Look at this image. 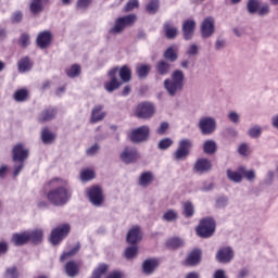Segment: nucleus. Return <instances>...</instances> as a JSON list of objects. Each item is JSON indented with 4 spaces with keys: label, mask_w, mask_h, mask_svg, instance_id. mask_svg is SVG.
<instances>
[{
    "label": "nucleus",
    "mask_w": 278,
    "mask_h": 278,
    "mask_svg": "<svg viewBox=\"0 0 278 278\" xmlns=\"http://www.w3.org/2000/svg\"><path fill=\"white\" fill-rule=\"evenodd\" d=\"M262 2L260 0H249L247 3V9L249 14H257Z\"/></svg>",
    "instance_id": "obj_37"
},
{
    "label": "nucleus",
    "mask_w": 278,
    "mask_h": 278,
    "mask_svg": "<svg viewBox=\"0 0 278 278\" xmlns=\"http://www.w3.org/2000/svg\"><path fill=\"white\" fill-rule=\"evenodd\" d=\"M149 14H156L160 10V0H150L146 8Z\"/></svg>",
    "instance_id": "obj_42"
},
{
    "label": "nucleus",
    "mask_w": 278,
    "mask_h": 278,
    "mask_svg": "<svg viewBox=\"0 0 278 278\" xmlns=\"http://www.w3.org/2000/svg\"><path fill=\"white\" fill-rule=\"evenodd\" d=\"M160 266V261L157 258H148L142 264V271L144 275H153Z\"/></svg>",
    "instance_id": "obj_18"
},
{
    "label": "nucleus",
    "mask_w": 278,
    "mask_h": 278,
    "mask_svg": "<svg viewBox=\"0 0 278 278\" xmlns=\"http://www.w3.org/2000/svg\"><path fill=\"white\" fill-rule=\"evenodd\" d=\"M165 60H169V62H175L177 60V52L173 48H168L164 53Z\"/></svg>",
    "instance_id": "obj_53"
},
{
    "label": "nucleus",
    "mask_w": 278,
    "mask_h": 278,
    "mask_svg": "<svg viewBox=\"0 0 278 278\" xmlns=\"http://www.w3.org/2000/svg\"><path fill=\"white\" fill-rule=\"evenodd\" d=\"M164 31L166 38L173 39L177 37V34H179V29L173 25L170 22H166L164 24Z\"/></svg>",
    "instance_id": "obj_27"
},
{
    "label": "nucleus",
    "mask_w": 278,
    "mask_h": 278,
    "mask_svg": "<svg viewBox=\"0 0 278 278\" xmlns=\"http://www.w3.org/2000/svg\"><path fill=\"white\" fill-rule=\"evenodd\" d=\"M41 140L43 144H53L55 141V134L51 132L49 128H43L41 130Z\"/></svg>",
    "instance_id": "obj_28"
},
{
    "label": "nucleus",
    "mask_w": 278,
    "mask_h": 278,
    "mask_svg": "<svg viewBox=\"0 0 278 278\" xmlns=\"http://www.w3.org/2000/svg\"><path fill=\"white\" fill-rule=\"evenodd\" d=\"M80 179H81V181H90L91 179H94V170L84 169L80 173Z\"/></svg>",
    "instance_id": "obj_48"
},
{
    "label": "nucleus",
    "mask_w": 278,
    "mask_h": 278,
    "mask_svg": "<svg viewBox=\"0 0 278 278\" xmlns=\"http://www.w3.org/2000/svg\"><path fill=\"white\" fill-rule=\"evenodd\" d=\"M138 255V247L132 245L125 250L126 260H134Z\"/></svg>",
    "instance_id": "obj_47"
},
{
    "label": "nucleus",
    "mask_w": 278,
    "mask_h": 278,
    "mask_svg": "<svg viewBox=\"0 0 278 278\" xmlns=\"http://www.w3.org/2000/svg\"><path fill=\"white\" fill-rule=\"evenodd\" d=\"M27 97H29V91H27V89H18L13 96L14 100L17 103H23L24 101H27Z\"/></svg>",
    "instance_id": "obj_38"
},
{
    "label": "nucleus",
    "mask_w": 278,
    "mask_h": 278,
    "mask_svg": "<svg viewBox=\"0 0 278 278\" xmlns=\"http://www.w3.org/2000/svg\"><path fill=\"white\" fill-rule=\"evenodd\" d=\"M193 170L194 173H198V175L208 173V170H212V161L207 159H199L193 166Z\"/></svg>",
    "instance_id": "obj_16"
},
{
    "label": "nucleus",
    "mask_w": 278,
    "mask_h": 278,
    "mask_svg": "<svg viewBox=\"0 0 278 278\" xmlns=\"http://www.w3.org/2000/svg\"><path fill=\"white\" fill-rule=\"evenodd\" d=\"M121 86H123V83L118 80V67L112 68L109 71L104 81V90H106V92H114V90H118Z\"/></svg>",
    "instance_id": "obj_5"
},
{
    "label": "nucleus",
    "mask_w": 278,
    "mask_h": 278,
    "mask_svg": "<svg viewBox=\"0 0 278 278\" xmlns=\"http://www.w3.org/2000/svg\"><path fill=\"white\" fill-rule=\"evenodd\" d=\"M177 218H179V213L173 208L167 210L163 214V220H165V223H175Z\"/></svg>",
    "instance_id": "obj_35"
},
{
    "label": "nucleus",
    "mask_w": 278,
    "mask_h": 278,
    "mask_svg": "<svg viewBox=\"0 0 278 278\" xmlns=\"http://www.w3.org/2000/svg\"><path fill=\"white\" fill-rule=\"evenodd\" d=\"M50 185H52L53 188L47 192V200L49 203L55 207L66 205V203L71 201V197H73V191L71 190V186H68V180L63 178H53L50 180Z\"/></svg>",
    "instance_id": "obj_1"
},
{
    "label": "nucleus",
    "mask_w": 278,
    "mask_h": 278,
    "mask_svg": "<svg viewBox=\"0 0 278 278\" xmlns=\"http://www.w3.org/2000/svg\"><path fill=\"white\" fill-rule=\"evenodd\" d=\"M233 250L229 247H225V248H220L216 255H215V260L219 263V264H229V262H231V260H233Z\"/></svg>",
    "instance_id": "obj_14"
},
{
    "label": "nucleus",
    "mask_w": 278,
    "mask_h": 278,
    "mask_svg": "<svg viewBox=\"0 0 278 278\" xmlns=\"http://www.w3.org/2000/svg\"><path fill=\"white\" fill-rule=\"evenodd\" d=\"M184 72L176 70L172 74V78L164 80V88L170 97H175L177 92H181V90H184Z\"/></svg>",
    "instance_id": "obj_2"
},
{
    "label": "nucleus",
    "mask_w": 278,
    "mask_h": 278,
    "mask_svg": "<svg viewBox=\"0 0 278 278\" xmlns=\"http://www.w3.org/2000/svg\"><path fill=\"white\" fill-rule=\"evenodd\" d=\"M52 38H53V35H51V31H49V30L39 33V35L37 36L38 47L40 49H47V47H49V45H51Z\"/></svg>",
    "instance_id": "obj_19"
},
{
    "label": "nucleus",
    "mask_w": 278,
    "mask_h": 278,
    "mask_svg": "<svg viewBox=\"0 0 278 278\" xmlns=\"http://www.w3.org/2000/svg\"><path fill=\"white\" fill-rule=\"evenodd\" d=\"M240 173L245 177L247 181H255L257 175L254 169L247 170L243 166L239 167Z\"/></svg>",
    "instance_id": "obj_41"
},
{
    "label": "nucleus",
    "mask_w": 278,
    "mask_h": 278,
    "mask_svg": "<svg viewBox=\"0 0 278 278\" xmlns=\"http://www.w3.org/2000/svg\"><path fill=\"white\" fill-rule=\"evenodd\" d=\"M250 138H260L262 136V126L255 125L248 130Z\"/></svg>",
    "instance_id": "obj_45"
},
{
    "label": "nucleus",
    "mask_w": 278,
    "mask_h": 278,
    "mask_svg": "<svg viewBox=\"0 0 278 278\" xmlns=\"http://www.w3.org/2000/svg\"><path fill=\"white\" fill-rule=\"evenodd\" d=\"M28 240L33 242V244H40L45 238V229L36 228L34 230H27Z\"/></svg>",
    "instance_id": "obj_21"
},
{
    "label": "nucleus",
    "mask_w": 278,
    "mask_h": 278,
    "mask_svg": "<svg viewBox=\"0 0 278 278\" xmlns=\"http://www.w3.org/2000/svg\"><path fill=\"white\" fill-rule=\"evenodd\" d=\"M197 27V22L194 20H187L182 24V31L185 40H190L194 36V29Z\"/></svg>",
    "instance_id": "obj_20"
},
{
    "label": "nucleus",
    "mask_w": 278,
    "mask_h": 278,
    "mask_svg": "<svg viewBox=\"0 0 278 278\" xmlns=\"http://www.w3.org/2000/svg\"><path fill=\"white\" fill-rule=\"evenodd\" d=\"M149 71H151L150 65H139V66H137V75L139 77H147L149 75Z\"/></svg>",
    "instance_id": "obj_50"
},
{
    "label": "nucleus",
    "mask_w": 278,
    "mask_h": 278,
    "mask_svg": "<svg viewBox=\"0 0 278 278\" xmlns=\"http://www.w3.org/2000/svg\"><path fill=\"white\" fill-rule=\"evenodd\" d=\"M256 14L260 16H268V14H270V4H261V7H258V11Z\"/></svg>",
    "instance_id": "obj_51"
},
{
    "label": "nucleus",
    "mask_w": 278,
    "mask_h": 278,
    "mask_svg": "<svg viewBox=\"0 0 278 278\" xmlns=\"http://www.w3.org/2000/svg\"><path fill=\"white\" fill-rule=\"evenodd\" d=\"M136 115L138 118H153L155 115V106L150 102H142L137 106Z\"/></svg>",
    "instance_id": "obj_12"
},
{
    "label": "nucleus",
    "mask_w": 278,
    "mask_h": 278,
    "mask_svg": "<svg viewBox=\"0 0 278 278\" xmlns=\"http://www.w3.org/2000/svg\"><path fill=\"white\" fill-rule=\"evenodd\" d=\"M167 130H168V122H162L159 128L156 129V134H159V136H164V134H166Z\"/></svg>",
    "instance_id": "obj_60"
},
{
    "label": "nucleus",
    "mask_w": 278,
    "mask_h": 278,
    "mask_svg": "<svg viewBox=\"0 0 278 278\" xmlns=\"http://www.w3.org/2000/svg\"><path fill=\"white\" fill-rule=\"evenodd\" d=\"M117 75H119L122 81L124 83L131 81V68H129L127 65H124L121 70H117Z\"/></svg>",
    "instance_id": "obj_32"
},
{
    "label": "nucleus",
    "mask_w": 278,
    "mask_h": 278,
    "mask_svg": "<svg viewBox=\"0 0 278 278\" xmlns=\"http://www.w3.org/2000/svg\"><path fill=\"white\" fill-rule=\"evenodd\" d=\"M30 12L33 14H39V12H42V0H31Z\"/></svg>",
    "instance_id": "obj_44"
},
{
    "label": "nucleus",
    "mask_w": 278,
    "mask_h": 278,
    "mask_svg": "<svg viewBox=\"0 0 278 278\" xmlns=\"http://www.w3.org/2000/svg\"><path fill=\"white\" fill-rule=\"evenodd\" d=\"M109 268H110V266H108V264H104V263L98 265V267L92 273V277L93 278H102L103 275H105V273H108Z\"/></svg>",
    "instance_id": "obj_39"
},
{
    "label": "nucleus",
    "mask_w": 278,
    "mask_h": 278,
    "mask_svg": "<svg viewBox=\"0 0 278 278\" xmlns=\"http://www.w3.org/2000/svg\"><path fill=\"white\" fill-rule=\"evenodd\" d=\"M182 214L185 218H192V216H194V204H192L190 201L184 202Z\"/></svg>",
    "instance_id": "obj_33"
},
{
    "label": "nucleus",
    "mask_w": 278,
    "mask_h": 278,
    "mask_svg": "<svg viewBox=\"0 0 278 278\" xmlns=\"http://www.w3.org/2000/svg\"><path fill=\"white\" fill-rule=\"evenodd\" d=\"M218 146L214 140H206L203 143V151L206 155H214V152L217 151Z\"/></svg>",
    "instance_id": "obj_31"
},
{
    "label": "nucleus",
    "mask_w": 278,
    "mask_h": 278,
    "mask_svg": "<svg viewBox=\"0 0 278 278\" xmlns=\"http://www.w3.org/2000/svg\"><path fill=\"white\" fill-rule=\"evenodd\" d=\"M11 242L15 247H23V244H27V242H29V235L27 230L23 232L13 233Z\"/></svg>",
    "instance_id": "obj_22"
},
{
    "label": "nucleus",
    "mask_w": 278,
    "mask_h": 278,
    "mask_svg": "<svg viewBox=\"0 0 278 278\" xmlns=\"http://www.w3.org/2000/svg\"><path fill=\"white\" fill-rule=\"evenodd\" d=\"M79 252V247L76 245L73 249H71L68 252H64L60 260L61 262H64L65 260H68V257H73V255H77V253Z\"/></svg>",
    "instance_id": "obj_49"
},
{
    "label": "nucleus",
    "mask_w": 278,
    "mask_h": 278,
    "mask_svg": "<svg viewBox=\"0 0 278 278\" xmlns=\"http://www.w3.org/2000/svg\"><path fill=\"white\" fill-rule=\"evenodd\" d=\"M227 116L228 121H230V123H233V125L240 124V113L236 111H230Z\"/></svg>",
    "instance_id": "obj_52"
},
{
    "label": "nucleus",
    "mask_w": 278,
    "mask_h": 278,
    "mask_svg": "<svg viewBox=\"0 0 278 278\" xmlns=\"http://www.w3.org/2000/svg\"><path fill=\"white\" fill-rule=\"evenodd\" d=\"M138 150L136 148L127 147L121 153V160L124 164H131L138 160Z\"/></svg>",
    "instance_id": "obj_15"
},
{
    "label": "nucleus",
    "mask_w": 278,
    "mask_h": 278,
    "mask_svg": "<svg viewBox=\"0 0 278 278\" xmlns=\"http://www.w3.org/2000/svg\"><path fill=\"white\" fill-rule=\"evenodd\" d=\"M127 243L128 244H138L142 240V231L140 227L134 226L127 233Z\"/></svg>",
    "instance_id": "obj_17"
},
{
    "label": "nucleus",
    "mask_w": 278,
    "mask_h": 278,
    "mask_svg": "<svg viewBox=\"0 0 278 278\" xmlns=\"http://www.w3.org/2000/svg\"><path fill=\"white\" fill-rule=\"evenodd\" d=\"M17 66L20 73H27L31 71V61H29V58L25 56L17 63Z\"/></svg>",
    "instance_id": "obj_36"
},
{
    "label": "nucleus",
    "mask_w": 278,
    "mask_h": 278,
    "mask_svg": "<svg viewBox=\"0 0 278 278\" xmlns=\"http://www.w3.org/2000/svg\"><path fill=\"white\" fill-rule=\"evenodd\" d=\"M167 247L169 249H179V247H184V239L181 238H172L167 240Z\"/></svg>",
    "instance_id": "obj_43"
},
{
    "label": "nucleus",
    "mask_w": 278,
    "mask_h": 278,
    "mask_svg": "<svg viewBox=\"0 0 278 278\" xmlns=\"http://www.w3.org/2000/svg\"><path fill=\"white\" fill-rule=\"evenodd\" d=\"M216 231V222L212 217L201 219L197 227V233L200 238H212Z\"/></svg>",
    "instance_id": "obj_4"
},
{
    "label": "nucleus",
    "mask_w": 278,
    "mask_h": 278,
    "mask_svg": "<svg viewBox=\"0 0 278 278\" xmlns=\"http://www.w3.org/2000/svg\"><path fill=\"white\" fill-rule=\"evenodd\" d=\"M136 14H129L116 18L113 27L109 29L110 36H118V34H123L125 27H129L130 25L136 23Z\"/></svg>",
    "instance_id": "obj_3"
},
{
    "label": "nucleus",
    "mask_w": 278,
    "mask_h": 278,
    "mask_svg": "<svg viewBox=\"0 0 278 278\" xmlns=\"http://www.w3.org/2000/svg\"><path fill=\"white\" fill-rule=\"evenodd\" d=\"M156 73H159V75H168V73H170L169 63L166 61H159L156 63Z\"/></svg>",
    "instance_id": "obj_34"
},
{
    "label": "nucleus",
    "mask_w": 278,
    "mask_h": 278,
    "mask_svg": "<svg viewBox=\"0 0 278 278\" xmlns=\"http://www.w3.org/2000/svg\"><path fill=\"white\" fill-rule=\"evenodd\" d=\"M99 153V144H93L89 149H87V155H97Z\"/></svg>",
    "instance_id": "obj_63"
},
{
    "label": "nucleus",
    "mask_w": 278,
    "mask_h": 278,
    "mask_svg": "<svg viewBox=\"0 0 278 278\" xmlns=\"http://www.w3.org/2000/svg\"><path fill=\"white\" fill-rule=\"evenodd\" d=\"M274 180H275V172L274 170H268L265 175L264 184L266 186H270V184H273Z\"/></svg>",
    "instance_id": "obj_57"
},
{
    "label": "nucleus",
    "mask_w": 278,
    "mask_h": 278,
    "mask_svg": "<svg viewBox=\"0 0 278 278\" xmlns=\"http://www.w3.org/2000/svg\"><path fill=\"white\" fill-rule=\"evenodd\" d=\"M70 232H71V225L68 224H63L52 229L50 233L51 244H53V247H58V244H60V242H62V240H64Z\"/></svg>",
    "instance_id": "obj_6"
},
{
    "label": "nucleus",
    "mask_w": 278,
    "mask_h": 278,
    "mask_svg": "<svg viewBox=\"0 0 278 278\" xmlns=\"http://www.w3.org/2000/svg\"><path fill=\"white\" fill-rule=\"evenodd\" d=\"M5 277L7 278H18V270L16 269V267L11 266V267L7 268Z\"/></svg>",
    "instance_id": "obj_55"
},
{
    "label": "nucleus",
    "mask_w": 278,
    "mask_h": 278,
    "mask_svg": "<svg viewBox=\"0 0 278 278\" xmlns=\"http://www.w3.org/2000/svg\"><path fill=\"white\" fill-rule=\"evenodd\" d=\"M31 43L30 39H29V35L27 34H22L20 37V45L21 47H29V45Z\"/></svg>",
    "instance_id": "obj_58"
},
{
    "label": "nucleus",
    "mask_w": 278,
    "mask_h": 278,
    "mask_svg": "<svg viewBox=\"0 0 278 278\" xmlns=\"http://www.w3.org/2000/svg\"><path fill=\"white\" fill-rule=\"evenodd\" d=\"M65 273L70 277H77L79 275V265L77 263L71 261L65 265Z\"/></svg>",
    "instance_id": "obj_29"
},
{
    "label": "nucleus",
    "mask_w": 278,
    "mask_h": 278,
    "mask_svg": "<svg viewBox=\"0 0 278 278\" xmlns=\"http://www.w3.org/2000/svg\"><path fill=\"white\" fill-rule=\"evenodd\" d=\"M238 153L241 154L243 157H247L251 155V149L249 148V144L242 143L238 148Z\"/></svg>",
    "instance_id": "obj_54"
},
{
    "label": "nucleus",
    "mask_w": 278,
    "mask_h": 278,
    "mask_svg": "<svg viewBox=\"0 0 278 278\" xmlns=\"http://www.w3.org/2000/svg\"><path fill=\"white\" fill-rule=\"evenodd\" d=\"M66 75L72 79L75 77H79V75H81V66H79L78 64L72 65L66 70Z\"/></svg>",
    "instance_id": "obj_40"
},
{
    "label": "nucleus",
    "mask_w": 278,
    "mask_h": 278,
    "mask_svg": "<svg viewBox=\"0 0 278 278\" xmlns=\"http://www.w3.org/2000/svg\"><path fill=\"white\" fill-rule=\"evenodd\" d=\"M104 118L105 113L103 112V105H96L91 111L90 123H101Z\"/></svg>",
    "instance_id": "obj_24"
},
{
    "label": "nucleus",
    "mask_w": 278,
    "mask_h": 278,
    "mask_svg": "<svg viewBox=\"0 0 278 278\" xmlns=\"http://www.w3.org/2000/svg\"><path fill=\"white\" fill-rule=\"evenodd\" d=\"M140 2L138 0H129L125 7L126 12H131V10H136V8H139Z\"/></svg>",
    "instance_id": "obj_56"
},
{
    "label": "nucleus",
    "mask_w": 278,
    "mask_h": 278,
    "mask_svg": "<svg viewBox=\"0 0 278 278\" xmlns=\"http://www.w3.org/2000/svg\"><path fill=\"white\" fill-rule=\"evenodd\" d=\"M56 111L53 108L45 109L38 117L39 123H45L47 121H53L55 118Z\"/></svg>",
    "instance_id": "obj_26"
},
{
    "label": "nucleus",
    "mask_w": 278,
    "mask_h": 278,
    "mask_svg": "<svg viewBox=\"0 0 278 278\" xmlns=\"http://www.w3.org/2000/svg\"><path fill=\"white\" fill-rule=\"evenodd\" d=\"M87 197L89 202L94 205V207H101L103 202L105 201V197L103 195V189L99 186L90 187L87 190Z\"/></svg>",
    "instance_id": "obj_8"
},
{
    "label": "nucleus",
    "mask_w": 278,
    "mask_h": 278,
    "mask_svg": "<svg viewBox=\"0 0 278 278\" xmlns=\"http://www.w3.org/2000/svg\"><path fill=\"white\" fill-rule=\"evenodd\" d=\"M215 31H216V25L214 22V17L212 16L205 17L200 25V34L202 38H212Z\"/></svg>",
    "instance_id": "obj_11"
},
{
    "label": "nucleus",
    "mask_w": 278,
    "mask_h": 278,
    "mask_svg": "<svg viewBox=\"0 0 278 278\" xmlns=\"http://www.w3.org/2000/svg\"><path fill=\"white\" fill-rule=\"evenodd\" d=\"M18 163L14 165L13 175L14 177H18L21 175V170L25 167V162L17 161Z\"/></svg>",
    "instance_id": "obj_59"
},
{
    "label": "nucleus",
    "mask_w": 278,
    "mask_h": 278,
    "mask_svg": "<svg viewBox=\"0 0 278 278\" xmlns=\"http://www.w3.org/2000/svg\"><path fill=\"white\" fill-rule=\"evenodd\" d=\"M199 129L203 136H210L216 131V118L205 116L199 121Z\"/></svg>",
    "instance_id": "obj_10"
},
{
    "label": "nucleus",
    "mask_w": 278,
    "mask_h": 278,
    "mask_svg": "<svg viewBox=\"0 0 278 278\" xmlns=\"http://www.w3.org/2000/svg\"><path fill=\"white\" fill-rule=\"evenodd\" d=\"M105 278H125V274L121 270H114L109 273Z\"/></svg>",
    "instance_id": "obj_62"
},
{
    "label": "nucleus",
    "mask_w": 278,
    "mask_h": 278,
    "mask_svg": "<svg viewBox=\"0 0 278 278\" xmlns=\"http://www.w3.org/2000/svg\"><path fill=\"white\" fill-rule=\"evenodd\" d=\"M226 177L229 179V181H232V184H242V172H240V167L238 170L228 168L226 170Z\"/></svg>",
    "instance_id": "obj_25"
},
{
    "label": "nucleus",
    "mask_w": 278,
    "mask_h": 278,
    "mask_svg": "<svg viewBox=\"0 0 278 278\" xmlns=\"http://www.w3.org/2000/svg\"><path fill=\"white\" fill-rule=\"evenodd\" d=\"M173 139L170 138H164L159 141V149L161 151H166V149H170L173 147Z\"/></svg>",
    "instance_id": "obj_46"
},
{
    "label": "nucleus",
    "mask_w": 278,
    "mask_h": 278,
    "mask_svg": "<svg viewBox=\"0 0 278 278\" xmlns=\"http://www.w3.org/2000/svg\"><path fill=\"white\" fill-rule=\"evenodd\" d=\"M13 162H25L29 157V149L25 144L17 143L12 149Z\"/></svg>",
    "instance_id": "obj_13"
},
{
    "label": "nucleus",
    "mask_w": 278,
    "mask_h": 278,
    "mask_svg": "<svg viewBox=\"0 0 278 278\" xmlns=\"http://www.w3.org/2000/svg\"><path fill=\"white\" fill-rule=\"evenodd\" d=\"M190 149H192V140L181 139L178 142V148L173 153L174 160L176 162H181V160H186L188 155H190Z\"/></svg>",
    "instance_id": "obj_7"
},
{
    "label": "nucleus",
    "mask_w": 278,
    "mask_h": 278,
    "mask_svg": "<svg viewBox=\"0 0 278 278\" xmlns=\"http://www.w3.org/2000/svg\"><path fill=\"white\" fill-rule=\"evenodd\" d=\"M151 136V128L149 126H140L130 132L131 142L140 143L147 142Z\"/></svg>",
    "instance_id": "obj_9"
},
{
    "label": "nucleus",
    "mask_w": 278,
    "mask_h": 278,
    "mask_svg": "<svg viewBox=\"0 0 278 278\" xmlns=\"http://www.w3.org/2000/svg\"><path fill=\"white\" fill-rule=\"evenodd\" d=\"M201 262V250H193L187 257V264L190 266H197Z\"/></svg>",
    "instance_id": "obj_30"
},
{
    "label": "nucleus",
    "mask_w": 278,
    "mask_h": 278,
    "mask_svg": "<svg viewBox=\"0 0 278 278\" xmlns=\"http://www.w3.org/2000/svg\"><path fill=\"white\" fill-rule=\"evenodd\" d=\"M138 181L141 188H149V186H151L153 181H155V174H153V172H143L139 176Z\"/></svg>",
    "instance_id": "obj_23"
},
{
    "label": "nucleus",
    "mask_w": 278,
    "mask_h": 278,
    "mask_svg": "<svg viewBox=\"0 0 278 278\" xmlns=\"http://www.w3.org/2000/svg\"><path fill=\"white\" fill-rule=\"evenodd\" d=\"M199 54V46L195 43L191 45L187 49V55H198Z\"/></svg>",
    "instance_id": "obj_61"
},
{
    "label": "nucleus",
    "mask_w": 278,
    "mask_h": 278,
    "mask_svg": "<svg viewBox=\"0 0 278 278\" xmlns=\"http://www.w3.org/2000/svg\"><path fill=\"white\" fill-rule=\"evenodd\" d=\"M227 203H229V199L227 197H219L217 199V205L219 207H226Z\"/></svg>",
    "instance_id": "obj_64"
}]
</instances>
